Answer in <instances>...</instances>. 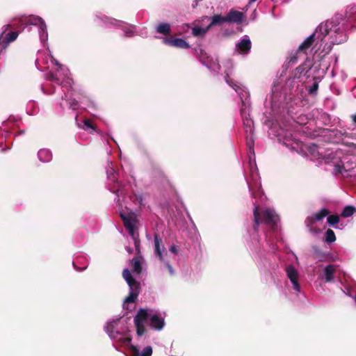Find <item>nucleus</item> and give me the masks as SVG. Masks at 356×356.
Listing matches in <instances>:
<instances>
[{
	"label": "nucleus",
	"instance_id": "31",
	"mask_svg": "<svg viewBox=\"0 0 356 356\" xmlns=\"http://www.w3.org/2000/svg\"><path fill=\"white\" fill-rule=\"evenodd\" d=\"M138 296V294H137L136 293L130 292L129 295L125 298L124 302L127 303H133L136 300Z\"/></svg>",
	"mask_w": 356,
	"mask_h": 356
},
{
	"label": "nucleus",
	"instance_id": "13",
	"mask_svg": "<svg viewBox=\"0 0 356 356\" xmlns=\"http://www.w3.org/2000/svg\"><path fill=\"white\" fill-rule=\"evenodd\" d=\"M336 272V267L334 265L330 264L324 269V276L326 282H331L334 280V274Z\"/></svg>",
	"mask_w": 356,
	"mask_h": 356
},
{
	"label": "nucleus",
	"instance_id": "16",
	"mask_svg": "<svg viewBox=\"0 0 356 356\" xmlns=\"http://www.w3.org/2000/svg\"><path fill=\"white\" fill-rule=\"evenodd\" d=\"M236 47L239 51L246 54L249 52L251 49V42L249 39H243L237 44Z\"/></svg>",
	"mask_w": 356,
	"mask_h": 356
},
{
	"label": "nucleus",
	"instance_id": "3",
	"mask_svg": "<svg viewBox=\"0 0 356 356\" xmlns=\"http://www.w3.org/2000/svg\"><path fill=\"white\" fill-rule=\"evenodd\" d=\"M19 24L17 22V19L13 20V23L12 24H7L3 26L4 30L0 35V54L8 47L9 44L13 41H15L19 35L18 31H13L7 32L10 29H15V26ZM24 27L20 28L19 26L16 27V29H23Z\"/></svg>",
	"mask_w": 356,
	"mask_h": 356
},
{
	"label": "nucleus",
	"instance_id": "36",
	"mask_svg": "<svg viewBox=\"0 0 356 356\" xmlns=\"http://www.w3.org/2000/svg\"><path fill=\"white\" fill-rule=\"evenodd\" d=\"M155 174L159 177L163 178L165 179H167V177L165 176V173L161 170H155Z\"/></svg>",
	"mask_w": 356,
	"mask_h": 356
},
{
	"label": "nucleus",
	"instance_id": "34",
	"mask_svg": "<svg viewBox=\"0 0 356 356\" xmlns=\"http://www.w3.org/2000/svg\"><path fill=\"white\" fill-rule=\"evenodd\" d=\"M68 104L70 108L76 110L79 106V102L75 99H69Z\"/></svg>",
	"mask_w": 356,
	"mask_h": 356
},
{
	"label": "nucleus",
	"instance_id": "18",
	"mask_svg": "<svg viewBox=\"0 0 356 356\" xmlns=\"http://www.w3.org/2000/svg\"><path fill=\"white\" fill-rule=\"evenodd\" d=\"M156 32L165 35H169L171 33L170 25L168 23H161L156 27Z\"/></svg>",
	"mask_w": 356,
	"mask_h": 356
},
{
	"label": "nucleus",
	"instance_id": "23",
	"mask_svg": "<svg viewBox=\"0 0 356 356\" xmlns=\"http://www.w3.org/2000/svg\"><path fill=\"white\" fill-rule=\"evenodd\" d=\"M325 241L328 243H331L336 241V236L334 232V231L331 229H328L325 234Z\"/></svg>",
	"mask_w": 356,
	"mask_h": 356
},
{
	"label": "nucleus",
	"instance_id": "27",
	"mask_svg": "<svg viewBox=\"0 0 356 356\" xmlns=\"http://www.w3.org/2000/svg\"><path fill=\"white\" fill-rule=\"evenodd\" d=\"M334 170L336 172V173H338V174H341L343 175V177H349L350 175L346 174L348 170L346 169V167L344 166V165H334Z\"/></svg>",
	"mask_w": 356,
	"mask_h": 356
},
{
	"label": "nucleus",
	"instance_id": "12",
	"mask_svg": "<svg viewBox=\"0 0 356 356\" xmlns=\"http://www.w3.org/2000/svg\"><path fill=\"white\" fill-rule=\"evenodd\" d=\"M164 42L169 46L177 47L181 49H188L190 47L189 44L181 38H165Z\"/></svg>",
	"mask_w": 356,
	"mask_h": 356
},
{
	"label": "nucleus",
	"instance_id": "29",
	"mask_svg": "<svg viewBox=\"0 0 356 356\" xmlns=\"http://www.w3.org/2000/svg\"><path fill=\"white\" fill-rule=\"evenodd\" d=\"M241 115L243 119V122L245 119H250V114L246 111V107L244 102L242 100V106L241 108Z\"/></svg>",
	"mask_w": 356,
	"mask_h": 356
},
{
	"label": "nucleus",
	"instance_id": "40",
	"mask_svg": "<svg viewBox=\"0 0 356 356\" xmlns=\"http://www.w3.org/2000/svg\"><path fill=\"white\" fill-rule=\"evenodd\" d=\"M165 265L170 273H172V267L171 266V265L168 262H167Z\"/></svg>",
	"mask_w": 356,
	"mask_h": 356
},
{
	"label": "nucleus",
	"instance_id": "30",
	"mask_svg": "<svg viewBox=\"0 0 356 356\" xmlns=\"http://www.w3.org/2000/svg\"><path fill=\"white\" fill-rule=\"evenodd\" d=\"M140 283L135 280L134 283L131 284V285H129V289H130V292H135L139 295L140 289Z\"/></svg>",
	"mask_w": 356,
	"mask_h": 356
},
{
	"label": "nucleus",
	"instance_id": "15",
	"mask_svg": "<svg viewBox=\"0 0 356 356\" xmlns=\"http://www.w3.org/2000/svg\"><path fill=\"white\" fill-rule=\"evenodd\" d=\"M131 350L133 356H151L152 354V348L151 346L145 347L141 353L135 346H131Z\"/></svg>",
	"mask_w": 356,
	"mask_h": 356
},
{
	"label": "nucleus",
	"instance_id": "32",
	"mask_svg": "<svg viewBox=\"0 0 356 356\" xmlns=\"http://www.w3.org/2000/svg\"><path fill=\"white\" fill-rule=\"evenodd\" d=\"M83 125H84V129H92V130L95 129V127L94 125L93 122L90 119H85L83 120Z\"/></svg>",
	"mask_w": 356,
	"mask_h": 356
},
{
	"label": "nucleus",
	"instance_id": "4",
	"mask_svg": "<svg viewBox=\"0 0 356 356\" xmlns=\"http://www.w3.org/2000/svg\"><path fill=\"white\" fill-rule=\"evenodd\" d=\"M120 218L123 221L125 229L128 231L129 234L134 237L135 234V224L137 222V218L134 212H129L127 214L121 211L120 213Z\"/></svg>",
	"mask_w": 356,
	"mask_h": 356
},
{
	"label": "nucleus",
	"instance_id": "39",
	"mask_svg": "<svg viewBox=\"0 0 356 356\" xmlns=\"http://www.w3.org/2000/svg\"><path fill=\"white\" fill-rule=\"evenodd\" d=\"M169 250L174 253L175 254H177L178 253L177 249L175 245H172L170 247Z\"/></svg>",
	"mask_w": 356,
	"mask_h": 356
},
{
	"label": "nucleus",
	"instance_id": "2",
	"mask_svg": "<svg viewBox=\"0 0 356 356\" xmlns=\"http://www.w3.org/2000/svg\"><path fill=\"white\" fill-rule=\"evenodd\" d=\"M253 229L255 232L259 231L261 223H264L273 232L277 229L280 217L274 210L266 209L261 211L259 206L257 205L253 210Z\"/></svg>",
	"mask_w": 356,
	"mask_h": 356
},
{
	"label": "nucleus",
	"instance_id": "20",
	"mask_svg": "<svg viewBox=\"0 0 356 356\" xmlns=\"http://www.w3.org/2000/svg\"><path fill=\"white\" fill-rule=\"evenodd\" d=\"M209 29V26L205 29L195 26L192 29V34L195 37H203Z\"/></svg>",
	"mask_w": 356,
	"mask_h": 356
},
{
	"label": "nucleus",
	"instance_id": "44",
	"mask_svg": "<svg viewBox=\"0 0 356 356\" xmlns=\"http://www.w3.org/2000/svg\"><path fill=\"white\" fill-rule=\"evenodd\" d=\"M351 118H352V120H353V122L356 124V114L352 115Z\"/></svg>",
	"mask_w": 356,
	"mask_h": 356
},
{
	"label": "nucleus",
	"instance_id": "19",
	"mask_svg": "<svg viewBox=\"0 0 356 356\" xmlns=\"http://www.w3.org/2000/svg\"><path fill=\"white\" fill-rule=\"evenodd\" d=\"M131 263L133 267L134 273L140 274L142 272V265L140 259L138 257H134L131 259Z\"/></svg>",
	"mask_w": 356,
	"mask_h": 356
},
{
	"label": "nucleus",
	"instance_id": "1",
	"mask_svg": "<svg viewBox=\"0 0 356 356\" xmlns=\"http://www.w3.org/2000/svg\"><path fill=\"white\" fill-rule=\"evenodd\" d=\"M149 318V326L156 330H161L165 325L164 319L157 314L149 316L147 309H140L134 317V324L136 327V333L138 336L143 335L146 329L144 323Z\"/></svg>",
	"mask_w": 356,
	"mask_h": 356
},
{
	"label": "nucleus",
	"instance_id": "24",
	"mask_svg": "<svg viewBox=\"0 0 356 356\" xmlns=\"http://www.w3.org/2000/svg\"><path fill=\"white\" fill-rule=\"evenodd\" d=\"M122 276L127 282L128 285H131V284L134 283L135 279L132 277L131 273L129 269L126 268L122 271Z\"/></svg>",
	"mask_w": 356,
	"mask_h": 356
},
{
	"label": "nucleus",
	"instance_id": "43",
	"mask_svg": "<svg viewBox=\"0 0 356 356\" xmlns=\"http://www.w3.org/2000/svg\"><path fill=\"white\" fill-rule=\"evenodd\" d=\"M135 246H136V248L138 251H139V242L136 241H135Z\"/></svg>",
	"mask_w": 356,
	"mask_h": 356
},
{
	"label": "nucleus",
	"instance_id": "41",
	"mask_svg": "<svg viewBox=\"0 0 356 356\" xmlns=\"http://www.w3.org/2000/svg\"><path fill=\"white\" fill-rule=\"evenodd\" d=\"M227 83H229V85H230L233 88H234V89H235V90H237L236 88H238V86H236V84L232 85V82H229L228 80H227Z\"/></svg>",
	"mask_w": 356,
	"mask_h": 356
},
{
	"label": "nucleus",
	"instance_id": "11",
	"mask_svg": "<svg viewBox=\"0 0 356 356\" xmlns=\"http://www.w3.org/2000/svg\"><path fill=\"white\" fill-rule=\"evenodd\" d=\"M17 22L19 24H20L21 26L26 25L29 23L31 24H34V25H38V24H40L42 25H43V24H44L42 19L39 17H33V16H30L29 17H22L19 19H17Z\"/></svg>",
	"mask_w": 356,
	"mask_h": 356
},
{
	"label": "nucleus",
	"instance_id": "5",
	"mask_svg": "<svg viewBox=\"0 0 356 356\" xmlns=\"http://www.w3.org/2000/svg\"><path fill=\"white\" fill-rule=\"evenodd\" d=\"M330 214L328 209L323 208L314 215L307 218L305 223L307 227H312L316 221L322 220Z\"/></svg>",
	"mask_w": 356,
	"mask_h": 356
},
{
	"label": "nucleus",
	"instance_id": "26",
	"mask_svg": "<svg viewBox=\"0 0 356 356\" xmlns=\"http://www.w3.org/2000/svg\"><path fill=\"white\" fill-rule=\"evenodd\" d=\"M311 35H314V41L316 42V45H321V43L323 42L324 38L326 37V35H324V34H321V33L318 32L316 31H315V32L312 33Z\"/></svg>",
	"mask_w": 356,
	"mask_h": 356
},
{
	"label": "nucleus",
	"instance_id": "22",
	"mask_svg": "<svg viewBox=\"0 0 356 356\" xmlns=\"http://www.w3.org/2000/svg\"><path fill=\"white\" fill-rule=\"evenodd\" d=\"M330 24L327 22L323 24L321 23L316 29V31L321 33V34H324V35H327L330 33Z\"/></svg>",
	"mask_w": 356,
	"mask_h": 356
},
{
	"label": "nucleus",
	"instance_id": "21",
	"mask_svg": "<svg viewBox=\"0 0 356 356\" xmlns=\"http://www.w3.org/2000/svg\"><path fill=\"white\" fill-rule=\"evenodd\" d=\"M355 211L356 209L353 206H346L343 209L341 215L343 218H348L353 216Z\"/></svg>",
	"mask_w": 356,
	"mask_h": 356
},
{
	"label": "nucleus",
	"instance_id": "6",
	"mask_svg": "<svg viewBox=\"0 0 356 356\" xmlns=\"http://www.w3.org/2000/svg\"><path fill=\"white\" fill-rule=\"evenodd\" d=\"M286 272L287 274V277L291 280V283L293 284V289L299 291L300 289V284L298 282V271L293 266H289L286 268Z\"/></svg>",
	"mask_w": 356,
	"mask_h": 356
},
{
	"label": "nucleus",
	"instance_id": "25",
	"mask_svg": "<svg viewBox=\"0 0 356 356\" xmlns=\"http://www.w3.org/2000/svg\"><path fill=\"white\" fill-rule=\"evenodd\" d=\"M253 125L254 122L251 119H245L243 121V126L245 127L246 133H249L250 135L253 134Z\"/></svg>",
	"mask_w": 356,
	"mask_h": 356
},
{
	"label": "nucleus",
	"instance_id": "8",
	"mask_svg": "<svg viewBox=\"0 0 356 356\" xmlns=\"http://www.w3.org/2000/svg\"><path fill=\"white\" fill-rule=\"evenodd\" d=\"M154 253L160 260H163V257L162 250H164L165 248L163 245L162 238L160 237V236L158 233L154 234Z\"/></svg>",
	"mask_w": 356,
	"mask_h": 356
},
{
	"label": "nucleus",
	"instance_id": "7",
	"mask_svg": "<svg viewBox=\"0 0 356 356\" xmlns=\"http://www.w3.org/2000/svg\"><path fill=\"white\" fill-rule=\"evenodd\" d=\"M312 64L311 61L307 58L306 60L299 66H298L294 72L296 78H300L302 75H306L307 73L312 69Z\"/></svg>",
	"mask_w": 356,
	"mask_h": 356
},
{
	"label": "nucleus",
	"instance_id": "14",
	"mask_svg": "<svg viewBox=\"0 0 356 356\" xmlns=\"http://www.w3.org/2000/svg\"><path fill=\"white\" fill-rule=\"evenodd\" d=\"M300 54V52H298V49L294 52H291L289 56L286 58L284 62V67H285L287 69L291 65L297 63L298 60V56Z\"/></svg>",
	"mask_w": 356,
	"mask_h": 356
},
{
	"label": "nucleus",
	"instance_id": "28",
	"mask_svg": "<svg viewBox=\"0 0 356 356\" xmlns=\"http://www.w3.org/2000/svg\"><path fill=\"white\" fill-rule=\"evenodd\" d=\"M339 216L338 215H330L327 218V222L330 225H337L339 222Z\"/></svg>",
	"mask_w": 356,
	"mask_h": 356
},
{
	"label": "nucleus",
	"instance_id": "45",
	"mask_svg": "<svg viewBox=\"0 0 356 356\" xmlns=\"http://www.w3.org/2000/svg\"><path fill=\"white\" fill-rule=\"evenodd\" d=\"M355 298V301L356 302V296H355V298Z\"/></svg>",
	"mask_w": 356,
	"mask_h": 356
},
{
	"label": "nucleus",
	"instance_id": "38",
	"mask_svg": "<svg viewBox=\"0 0 356 356\" xmlns=\"http://www.w3.org/2000/svg\"><path fill=\"white\" fill-rule=\"evenodd\" d=\"M314 251H315V254H316V258H320V257L323 256V253L318 248H314Z\"/></svg>",
	"mask_w": 356,
	"mask_h": 356
},
{
	"label": "nucleus",
	"instance_id": "9",
	"mask_svg": "<svg viewBox=\"0 0 356 356\" xmlns=\"http://www.w3.org/2000/svg\"><path fill=\"white\" fill-rule=\"evenodd\" d=\"M314 35H309L307 37L298 47V52H300L301 54H307V51L313 47V45H316V42L314 41Z\"/></svg>",
	"mask_w": 356,
	"mask_h": 356
},
{
	"label": "nucleus",
	"instance_id": "35",
	"mask_svg": "<svg viewBox=\"0 0 356 356\" xmlns=\"http://www.w3.org/2000/svg\"><path fill=\"white\" fill-rule=\"evenodd\" d=\"M318 88V83L317 82H314L313 85L310 87L309 90V94H314L317 91Z\"/></svg>",
	"mask_w": 356,
	"mask_h": 356
},
{
	"label": "nucleus",
	"instance_id": "17",
	"mask_svg": "<svg viewBox=\"0 0 356 356\" xmlns=\"http://www.w3.org/2000/svg\"><path fill=\"white\" fill-rule=\"evenodd\" d=\"M227 22L226 16H222L221 15H214L211 17V22L209 25V28H211L213 26L221 25L223 23Z\"/></svg>",
	"mask_w": 356,
	"mask_h": 356
},
{
	"label": "nucleus",
	"instance_id": "42",
	"mask_svg": "<svg viewBox=\"0 0 356 356\" xmlns=\"http://www.w3.org/2000/svg\"><path fill=\"white\" fill-rule=\"evenodd\" d=\"M252 195L253 197L257 198L259 196V193L252 192Z\"/></svg>",
	"mask_w": 356,
	"mask_h": 356
},
{
	"label": "nucleus",
	"instance_id": "33",
	"mask_svg": "<svg viewBox=\"0 0 356 356\" xmlns=\"http://www.w3.org/2000/svg\"><path fill=\"white\" fill-rule=\"evenodd\" d=\"M43 156H47V158L45 159L46 161H48L49 160H50V158H51V154L49 153V152L48 150H46V149H40L38 152V156L40 158V159H42V157Z\"/></svg>",
	"mask_w": 356,
	"mask_h": 356
},
{
	"label": "nucleus",
	"instance_id": "37",
	"mask_svg": "<svg viewBox=\"0 0 356 356\" xmlns=\"http://www.w3.org/2000/svg\"><path fill=\"white\" fill-rule=\"evenodd\" d=\"M49 79L51 81H54L57 83L58 84L60 83L59 79H58L54 74H49Z\"/></svg>",
	"mask_w": 356,
	"mask_h": 356
},
{
	"label": "nucleus",
	"instance_id": "10",
	"mask_svg": "<svg viewBox=\"0 0 356 356\" xmlns=\"http://www.w3.org/2000/svg\"><path fill=\"white\" fill-rule=\"evenodd\" d=\"M226 18L229 23H241L243 19V13L232 9L226 15Z\"/></svg>",
	"mask_w": 356,
	"mask_h": 356
}]
</instances>
